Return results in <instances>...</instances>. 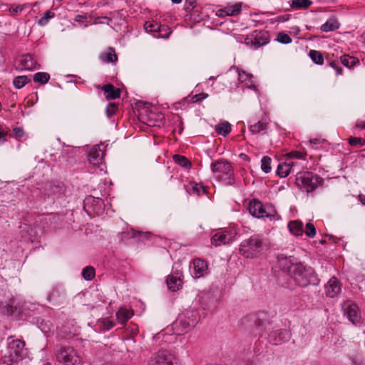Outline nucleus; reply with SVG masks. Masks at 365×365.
<instances>
[{"label": "nucleus", "instance_id": "1", "mask_svg": "<svg viewBox=\"0 0 365 365\" xmlns=\"http://www.w3.org/2000/svg\"><path fill=\"white\" fill-rule=\"evenodd\" d=\"M287 272L299 287H306L319 283V279L314 269L302 262L290 263L287 267Z\"/></svg>", "mask_w": 365, "mask_h": 365}, {"label": "nucleus", "instance_id": "2", "mask_svg": "<svg viewBox=\"0 0 365 365\" xmlns=\"http://www.w3.org/2000/svg\"><path fill=\"white\" fill-rule=\"evenodd\" d=\"M211 170L216 178L227 185L235 184L234 169L231 163L225 158L214 160L210 165Z\"/></svg>", "mask_w": 365, "mask_h": 365}, {"label": "nucleus", "instance_id": "3", "mask_svg": "<svg viewBox=\"0 0 365 365\" xmlns=\"http://www.w3.org/2000/svg\"><path fill=\"white\" fill-rule=\"evenodd\" d=\"M199 313L197 310L187 309L181 313L178 318L172 324L173 329L180 334V331H187L198 323Z\"/></svg>", "mask_w": 365, "mask_h": 365}, {"label": "nucleus", "instance_id": "4", "mask_svg": "<svg viewBox=\"0 0 365 365\" xmlns=\"http://www.w3.org/2000/svg\"><path fill=\"white\" fill-rule=\"evenodd\" d=\"M264 246L263 239L259 235H252L244 240L240 245V253L246 258H253L261 253Z\"/></svg>", "mask_w": 365, "mask_h": 365}, {"label": "nucleus", "instance_id": "5", "mask_svg": "<svg viewBox=\"0 0 365 365\" xmlns=\"http://www.w3.org/2000/svg\"><path fill=\"white\" fill-rule=\"evenodd\" d=\"M250 213L257 218L267 217L270 220H278L279 215L272 205H264L259 200L253 199L249 204Z\"/></svg>", "mask_w": 365, "mask_h": 365}, {"label": "nucleus", "instance_id": "6", "mask_svg": "<svg viewBox=\"0 0 365 365\" xmlns=\"http://www.w3.org/2000/svg\"><path fill=\"white\" fill-rule=\"evenodd\" d=\"M58 362L63 365H81L82 359L77 351L71 346H62L56 354Z\"/></svg>", "mask_w": 365, "mask_h": 365}, {"label": "nucleus", "instance_id": "7", "mask_svg": "<svg viewBox=\"0 0 365 365\" xmlns=\"http://www.w3.org/2000/svg\"><path fill=\"white\" fill-rule=\"evenodd\" d=\"M320 181V178L310 172L299 173L296 175V184L300 189L307 192L315 190Z\"/></svg>", "mask_w": 365, "mask_h": 365}, {"label": "nucleus", "instance_id": "8", "mask_svg": "<svg viewBox=\"0 0 365 365\" xmlns=\"http://www.w3.org/2000/svg\"><path fill=\"white\" fill-rule=\"evenodd\" d=\"M269 42V34L265 30H255L245 38V43L255 49L267 45Z\"/></svg>", "mask_w": 365, "mask_h": 365}, {"label": "nucleus", "instance_id": "9", "mask_svg": "<svg viewBox=\"0 0 365 365\" xmlns=\"http://www.w3.org/2000/svg\"><path fill=\"white\" fill-rule=\"evenodd\" d=\"M11 341L8 343V349L9 355L8 357H11L15 361L21 360L28 354L27 349L25 348L24 341L19 339H12L10 337Z\"/></svg>", "mask_w": 365, "mask_h": 365}, {"label": "nucleus", "instance_id": "10", "mask_svg": "<svg viewBox=\"0 0 365 365\" xmlns=\"http://www.w3.org/2000/svg\"><path fill=\"white\" fill-rule=\"evenodd\" d=\"M150 365H181L179 359L168 350H160L152 357Z\"/></svg>", "mask_w": 365, "mask_h": 365}, {"label": "nucleus", "instance_id": "11", "mask_svg": "<svg viewBox=\"0 0 365 365\" xmlns=\"http://www.w3.org/2000/svg\"><path fill=\"white\" fill-rule=\"evenodd\" d=\"M342 309L349 322L354 324L361 323V314L358 306L355 303L346 301L343 304Z\"/></svg>", "mask_w": 365, "mask_h": 365}, {"label": "nucleus", "instance_id": "12", "mask_svg": "<svg viewBox=\"0 0 365 365\" xmlns=\"http://www.w3.org/2000/svg\"><path fill=\"white\" fill-rule=\"evenodd\" d=\"M234 234L227 230H220L217 232L211 238V243L215 247L222 245L230 244L234 241Z\"/></svg>", "mask_w": 365, "mask_h": 365}, {"label": "nucleus", "instance_id": "13", "mask_svg": "<svg viewBox=\"0 0 365 365\" xmlns=\"http://www.w3.org/2000/svg\"><path fill=\"white\" fill-rule=\"evenodd\" d=\"M242 6V2H238L233 4H227L224 8H221L217 10L216 16L220 18L237 16L241 13Z\"/></svg>", "mask_w": 365, "mask_h": 365}, {"label": "nucleus", "instance_id": "14", "mask_svg": "<svg viewBox=\"0 0 365 365\" xmlns=\"http://www.w3.org/2000/svg\"><path fill=\"white\" fill-rule=\"evenodd\" d=\"M291 338V334L287 329H278L268 334L269 343L277 345L287 341Z\"/></svg>", "mask_w": 365, "mask_h": 365}, {"label": "nucleus", "instance_id": "15", "mask_svg": "<svg viewBox=\"0 0 365 365\" xmlns=\"http://www.w3.org/2000/svg\"><path fill=\"white\" fill-rule=\"evenodd\" d=\"M17 68L20 70L31 71L38 68V64L34 56L27 53L17 60Z\"/></svg>", "mask_w": 365, "mask_h": 365}, {"label": "nucleus", "instance_id": "16", "mask_svg": "<svg viewBox=\"0 0 365 365\" xmlns=\"http://www.w3.org/2000/svg\"><path fill=\"white\" fill-rule=\"evenodd\" d=\"M182 273L181 271L176 269L168 276L166 282L169 289L175 292L178 290L182 284Z\"/></svg>", "mask_w": 365, "mask_h": 365}, {"label": "nucleus", "instance_id": "17", "mask_svg": "<svg viewBox=\"0 0 365 365\" xmlns=\"http://www.w3.org/2000/svg\"><path fill=\"white\" fill-rule=\"evenodd\" d=\"M325 292L327 297L334 298L341 292V283L335 277H331L325 285Z\"/></svg>", "mask_w": 365, "mask_h": 365}, {"label": "nucleus", "instance_id": "18", "mask_svg": "<svg viewBox=\"0 0 365 365\" xmlns=\"http://www.w3.org/2000/svg\"><path fill=\"white\" fill-rule=\"evenodd\" d=\"M102 146L103 145H94L88 153V160L93 165H97L101 163L103 158L104 152L101 148Z\"/></svg>", "mask_w": 365, "mask_h": 365}, {"label": "nucleus", "instance_id": "19", "mask_svg": "<svg viewBox=\"0 0 365 365\" xmlns=\"http://www.w3.org/2000/svg\"><path fill=\"white\" fill-rule=\"evenodd\" d=\"M192 264L193 268V276L195 278H200L207 274V264L205 260L197 258L193 259Z\"/></svg>", "mask_w": 365, "mask_h": 365}, {"label": "nucleus", "instance_id": "20", "mask_svg": "<svg viewBox=\"0 0 365 365\" xmlns=\"http://www.w3.org/2000/svg\"><path fill=\"white\" fill-rule=\"evenodd\" d=\"M252 317L253 318L256 326L260 329V331H262L263 328L265 331L270 329L271 324L267 320V313L261 312L256 315L252 316Z\"/></svg>", "mask_w": 365, "mask_h": 365}, {"label": "nucleus", "instance_id": "21", "mask_svg": "<svg viewBox=\"0 0 365 365\" xmlns=\"http://www.w3.org/2000/svg\"><path fill=\"white\" fill-rule=\"evenodd\" d=\"M237 71L239 81L244 83L247 88L256 90V86L252 81L253 76L243 70L237 69Z\"/></svg>", "mask_w": 365, "mask_h": 365}, {"label": "nucleus", "instance_id": "22", "mask_svg": "<svg viewBox=\"0 0 365 365\" xmlns=\"http://www.w3.org/2000/svg\"><path fill=\"white\" fill-rule=\"evenodd\" d=\"M133 315V312L126 307H120L116 312V318L119 324H125Z\"/></svg>", "mask_w": 365, "mask_h": 365}, {"label": "nucleus", "instance_id": "23", "mask_svg": "<svg viewBox=\"0 0 365 365\" xmlns=\"http://www.w3.org/2000/svg\"><path fill=\"white\" fill-rule=\"evenodd\" d=\"M103 91L106 94L107 99H117L120 96V90L115 88L112 84H106L102 88Z\"/></svg>", "mask_w": 365, "mask_h": 365}, {"label": "nucleus", "instance_id": "24", "mask_svg": "<svg viewBox=\"0 0 365 365\" xmlns=\"http://www.w3.org/2000/svg\"><path fill=\"white\" fill-rule=\"evenodd\" d=\"M288 229L295 236H302L304 233L303 223L299 220L290 221L288 223Z\"/></svg>", "mask_w": 365, "mask_h": 365}, {"label": "nucleus", "instance_id": "25", "mask_svg": "<svg viewBox=\"0 0 365 365\" xmlns=\"http://www.w3.org/2000/svg\"><path fill=\"white\" fill-rule=\"evenodd\" d=\"M100 58L107 63H115L118 60L115 50L112 47H109L105 52L101 53Z\"/></svg>", "mask_w": 365, "mask_h": 365}, {"label": "nucleus", "instance_id": "26", "mask_svg": "<svg viewBox=\"0 0 365 365\" xmlns=\"http://www.w3.org/2000/svg\"><path fill=\"white\" fill-rule=\"evenodd\" d=\"M185 189L189 194H195L197 196L201 195L203 193H205V187L201 185L196 183L195 182H190L186 187Z\"/></svg>", "mask_w": 365, "mask_h": 365}, {"label": "nucleus", "instance_id": "27", "mask_svg": "<svg viewBox=\"0 0 365 365\" xmlns=\"http://www.w3.org/2000/svg\"><path fill=\"white\" fill-rule=\"evenodd\" d=\"M294 166L292 162L279 163L277 169V175L280 178L287 177L291 172L292 168Z\"/></svg>", "mask_w": 365, "mask_h": 365}, {"label": "nucleus", "instance_id": "28", "mask_svg": "<svg viewBox=\"0 0 365 365\" xmlns=\"http://www.w3.org/2000/svg\"><path fill=\"white\" fill-rule=\"evenodd\" d=\"M339 28V23L335 18H331L328 19L321 26V30L323 32L333 31Z\"/></svg>", "mask_w": 365, "mask_h": 365}, {"label": "nucleus", "instance_id": "29", "mask_svg": "<svg viewBox=\"0 0 365 365\" xmlns=\"http://www.w3.org/2000/svg\"><path fill=\"white\" fill-rule=\"evenodd\" d=\"M340 62L346 67L349 68H351L354 66L359 64V60L354 57L349 55H342L340 57Z\"/></svg>", "mask_w": 365, "mask_h": 365}, {"label": "nucleus", "instance_id": "30", "mask_svg": "<svg viewBox=\"0 0 365 365\" xmlns=\"http://www.w3.org/2000/svg\"><path fill=\"white\" fill-rule=\"evenodd\" d=\"M267 124V121L265 119H262L259 120L255 124L250 125L249 130L252 134H257L262 130H266Z\"/></svg>", "mask_w": 365, "mask_h": 365}, {"label": "nucleus", "instance_id": "31", "mask_svg": "<svg viewBox=\"0 0 365 365\" xmlns=\"http://www.w3.org/2000/svg\"><path fill=\"white\" fill-rule=\"evenodd\" d=\"M313 2L311 0H292L289 5L296 9H305L309 7Z\"/></svg>", "mask_w": 365, "mask_h": 365}, {"label": "nucleus", "instance_id": "32", "mask_svg": "<svg viewBox=\"0 0 365 365\" xmlns=\"http://www.w3.org/2000/svg\"><path fill=\"white\" fill-rule=\"evenodd\" d=\"M215 131L219 135L226 136L231 132L230 124L227 121L220 123L215 126Z\"/></svg>", "mask_w": 365, "mask_h": 365}, {"label": "nucleus", "instance_id": "33", "mask_svg": "<svg viewBox=\"0 0 365 365\" xmlns=\"http://www.w3.org/2000/svg\"><path fill=\"white\" fill-rule=\"evenodd\" d=\"M173 158L175 163L182 166V168H188L191 167L190 161L183 155L175 154L173 155Z\"/></svg>", "mask_w": 365, "mask_h": 365}, {"label": "nucleus", "instance_id": "34", "mask_svg": "<svg viewBox=\"0 0 365 365\" xmlns=\"http://www.w3.org/2000/svg\"><path fill=\"white\" fill-rule=\"evenodd\" d=\"M309 56L316 64L322 65L324 63V57L320 51L311 50L309 53Z\"/></svg>", "mask_w": 365, "mask_h": 365}, {"label": "nucleus", "instance_id": "35", "mask_svg": "<svg viewBox=\"0 0 365 365\" xmlns=\"http://www.w3.org/2000/svg\"><path fill=\"white\" fill-rule=\"evenodd\" d=\"M144 28L148 33H155L160 29V24L155 21H148L145 23Z\"/></svg>", "mask_w": 365, "mask_h": 365}, {"label": "nucleus", "instance_id": "36", "mask_svg": "<svg viewBox=\"0 0 365 365\" xmlns=\"http://www.w3.org/2000/svg\"><path fill=\"white\" fill-rule=\"evenodd\" d=\"M50 79V75L45 72H38L34 76V81L41 84H46Z\"/></svg>", "mask_w": 365, "mask_h": 365}, {"label": "nucleus", "instance_id": "37", "mask_svg": "<svg viewBox=\"0 0 365 365\" xmlns=\"http://www.w3.org/2000/svg\"><path fill=\"white\" fill-rule=\"evenodd\" d=\"M98 324L102 330L108 331L114 327L115 323L108 319L104 318L99 319Z\"/></svg>", "mask_w": 365, "mask_h": 365}, {"label": "nucleus", "instance_id": "38", "mask_svg": "<svg viewBox=\"0 0 365 365\" xmlns=\"http://www.w3.org/2000/svg\"><path fill=\"white\" fill-rule=\"evenodd\" d=\"M272 159L269 156H264L261 160V169L265 173L271 172Z\"/></svg>", "mask_w": 365, "mask_h": 365}, {"label": "nucleus", "instance_id": "39", "mask_svg": "<svg viewBox=\"0 0 365 365\" xmlns=\"http://www.w3.org/2000/svg\"><path fill=\"white\" fill-rule=\"evenodd\" d=\"M29 81V79L26 76H20L16 77L14 79L13 83L16 88L20 89L23 88Z\"/></svg>", "mask_w": 365, "mask_h": 365}, {"label": "nucleus", "instance_id": "40", "mask_svg": "<svg viewBox=\"0 0 365 365\" xmlns=\"http://www.w3.org/2000/svg\"><path fill=\"white\" fill-rule=\"evenodd\" d=\"M82 276L87 281L93 279L95 277L94 268L91 266L86 267L82 271Z\"/></svg>", "mask_w": 365, "mask_h": 365}, {"label": "nucleus", "instance_id": "41", "mask_svg": "<svg viewBox=\"0 0 365 365\" xmlns=\"http://www.w3.org/2000/svg\"><path fill=\"white\" fill-rule=\"evenodd\" d=\"M277 41L282 44H289L292 43V38L284 32H279L277 36Z\"/></svg>", "mask_w": 365, "mask_h": 365}, {"label": "nucleus", "instance_id": "42", "mask_svg": "<svg viewBox=\"0 0 365 365\" xmlns=\"http://www.w3.org/2000/svg\"><path fill=\"white\" fill-rule=\"evenodd\" d=\"M157 33L158 34V37L167 38L171 34V31L168 26L160 24V29L158 30Z\"/></svg>", "mask_w": 365, "mask_h": 365}, {"label": "nucleus", "instance_id": "43", "mask_svg": "<svg viewBox=\"0 0 365 365\" xmlns=\"http://www.w3.org/2000/svg\"><path fill=\"white\" fill-rule=\"evenodd\" d=\"M54 16V13L50 11H47L43 16H42L39 20H38V24L40 26H45L48 24L49 19H51V18H53Z\"/></svg>", "mask_w": 365, "mask_h": 365}, {"label": "nucleus", "instance_id": "44", "mask_svg": "<svg viewBox=\"0 0 365 365\" xmlns=\"http://www.w3.org/2000/svg\"><path fill=\"white\" fill-rule=\"evenodd\" d=\"M306 230L304 231L306 235L310 238H312L316 235V228L312 222H308L306 224Z\"/></svg>", "mask_w": 365, "mask_h": 365}, {"label": "nucleus", "instance_id": "45", "mask_svg": "<svg viewBox=\"0 0 365 365\" xmlns=\"http://www.w3.org/2000/svg\"><path fill=\"white\" fill-rule=\"evenodd\" d=\"M288 156L290 158H296V159H305L307 156V152L305 151H292L288 153Z\"/></svg>", "mask_w": 365, "mask_h": 365}, {"label": "nucleus", "instance_id": "46", "mask_svg": "<svg viewBox=\"0 0 365 365\" xmlns=\"http://www.w3.org/2000/svg\"><path fill=\"white\" fill-rule=\"evenodd\" d=\"M24 130L21 127H15L13 128L12 133L11 134V136L16 139H21L24 136Z\"/></svg>", "mask_w": 365, "mask_h": 365}, {"label": "nucleus", "instance_id": "47", "mask_svg": "<svg viewBox=\"0 0 365 365\" xmlns=\"http://www.w3.org/2000/svg\"><path fill=\"white\" fill-rule=\"evenodd\" d=\"M0 365H18V361L5 356L0 359Z\"/></svg>", "mask_w": 365, "mask_h": 365}, {"label": "nucleus", "instance_id": "48", "mask_svg": "<svg viewBox=\"0 0 365 365\" xmlns=\"http://www.w3.org/2000/svg\"><path fill=\"white\" fill-rule=\"evenodd\" d=\"M63 146H65L66 148H63V150L61 151V157L63 159H66L67 157H69L70 155L73 156V148H71L68 145H65V143H63Z\"/></svg>", "mask_w": 365, "mask_h": 365}, {"label": "nucleus", "instance_id": "49", "mask_svg": "<svg viewBox=\"0 0 365 365\" xmlns=\"http://www.w3.org/2000/svg\"><path fill=\"white\" fill-rule=\"evenodd\" d=\"M329 66L336 71V75L342 74V68L339 66V62L336 61H331Z\"/></svg>", "mask_w": 365, "mask_h": 365}, {"label": "nucleus", "instance_id": "50", "mask_svg": "<svg viewBox=\"0 0 365 365\" xmlns=\"http://www.w3.org/2000/svg\"><path fill=\"white\" fill-rule=\"evenodd\" d=\"M208 97V94L205 93H200L199 94L195 95L192 101L193 103H200L204 99L207 98Z\"/></svg>", "mask_w": 365, "mask_h": 365}, {"label": "nucleus", "instance_id": "51", "mask_svg": "<svg viewBox=\"0 0 365 365\" xmlns=\"http://www.w3.org/2000/svg\"><path fill=\"white\" fill-rule=\"evenodd\" d=\"M365 143V140L361 138H356V137H354V138H350L349 140V144L351 145H364Z\"/></svg>", "mask_w": 365, "mask_h": 365}, {"label": "nucleus", "instance_id": "52", "mask_svg": "<svg viewBox=\"0 0 365 365\" xmlns=\"http://www.w3.org/2000/svg\"><path fill=\"white\" fill-rule=\"evenodd\" d=\"M117 107L113 103H110L106 108V113L108 117L113 115L116 111Z\"/></svg>", "mask_w": 365, "mask_h": 365}, {"label": "nucleus", "instance_id": "53", "mask_svg": "<svg viewBox=\"0 0 365 365\" xmlns=\"http://www.w3.org/2000/svg\"><path fill=\"white\" fill-rule=\"evenodd\" d=\"M74 20L78 23H84L88 20V15L87 14H78L75 16Z\"/></svg>", "mask_w": 365, "mask_h": 365}, {"label": "nucleus", "instance_id": "54", "mask_svg": "<svg viewBox=\"0 0 365 365\" xmlns=\"http://www.w3.org/2000/svg\"><path fill=\"white\" fill-rule=\"evenodd\" d=\"M290 17H291L290 14H284V15L279 16L277 18V21L278 22H285V21H287L288 20H289Z\"/></svg>", "mask_w": 365, "mask_h": 365}, {"label": "nucleus", "instance_id": "55", "mask_svg": "<svg viewBox=\"0 0 365 365\" xmlns=\"http://www.w3.org/2000/svg\"><path fill=\"white\" fill-rule=\"evenodd\" d=\"M22 8H21L19 6H12L10 9V12L12 14H17L19 11H21Z\"/></svg>", "mask_w": 365, "mask_h": 365}, {"label": "nucleus", "instance_id": "56", "mask_svg": "<svg viewBox=\"0 0 365 365\" xmlns=\"http://www.w3.org/2000/svg\"><path fill=\"white\" fill-rule=\"evenodd\" d=\"M309 143L311 145H317L320 143V140L318 138H314V139H311Z\"/></svg>", "mask_w": 365, "mask_h": 365}, {"label": "nucleus", "instance_id": "57", "mask_svg": "<svg viewBox=\"0 0 365 365\" xmlns=\"http://www.w3.org/2000/svg\"><path fill=\"white\" fill-rule=\"evenodd\" d=\"M48 217H49V215H41L38 217V220H36V222L38 221L46 220Z\"/></svg>", "mask_w": 365, "mask_h": 365}, {"label": "nucleus", "instance_id": "58", "mask_svg": "<svg viewBox=\"0 0 365 365\" xmlns=\"http://www.w3.org/2000/svg\"><path fill=\"white\" fill-rule=\"evenodd\" d=\"M128 235H130L132 237L135 238V237H137V235H140V232H135L134 230H131L130 233L128 232Z\"/></svg>", "mask_w": 365, "mask_h": 365}, {"label": "nucleus", "instance_id": "59", "mask_svg": "<svg viewBox=\"0 0 365 365\" xmlns=\"http://www.w3.org/2000/svg\"><path fill=\"white\" fill-rule=\"evenodd\" d=\"M359 200L361 202L362 205H365V195H359Z\"/></svg>", "mask_w": 365, "mask_h": 365}, {"label": "nucleus", "instance_id": "60", "mask_svg": "<svg viewBox=\"0 0 365 365\" xmlns=\"http://www.w3.org/2000/svg\"><path fill=\"white\" fill-rule=\"evenodd\" d=\"M356 127H358L361 129H364L365 128V122H361V123H358L356 125Z\"/></svg>", "mask_w": 365, "mask_h": 365}, {"label": "nucleus", "instance_id": "61", "mask_svg": "<svg viewBox=\"0 0 365 365\" xmlns=\"http://www.w3.org/2000/svg\"><path fill=\"white\" fill-rule=\"evenodd\" d=\"M173 4H180L182 0H171Z\"/></svg>", "mask_w": 365, "mask_h": 365}, {"label": "nucleus", "instance_id": "62", "mask_svg": "<svg viewBox=\"0 0 365 365\" xmlns=\"http://www.w3.org/2000/svg\"><path fill=\"white\" fill-rule=\"evenodd\" d=\"M195 1H189V4L194 8L195 6Z\"/></svg>", "mask_w": 365, "mask_h": 365}, {"label": "nucleus", "instance_id": "63", "mask_svg": "<svg viewBox=\"0 0 365 365\" xmlns=\"http://www.w3.org/2000/svg\"><path fill=\"white\" fill-rule=\"evenodd\" d=\"M53 296H54V293L53 292V293L49 296V297H50V298H51V297H53Z\"/></svg>", "mask_w": 365, "mask_h": 365}, {"label": "nucleus", "instance_id": "64", "mask_svg": "<svg viewBox=\"0 0 365 365\" xmlns=\"http://www.w3.org/2000/svg\"><path fill=\"white\" fill-rule=\"evenodd\" d=\"M213 79H214V77H213V76H212V77H210V80H213Z\"/></svg>", "mask_w": 365, "mask_h": 365}]
</instances>
